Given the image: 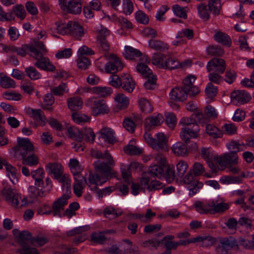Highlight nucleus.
Segmentation results:
<instances>
[{"label": "nucleus", "instance_id": "nucleus-42", "mask_svg": "<svg viewBox=\"0 0 254 254\" xmlns=\"http://www.w3.org/2000/svg\"><path fill=\"white\" fill-rule=\"evenodd\" d=\"M29 191L30 192V196L32 198H36L38 197H44L48 194V191H46L42 189L37 188L35 186H30Z\"/></svg>", "mask_w": 254, "mask_h": 254}, {"label": "nucleus", "instance_id": "nucleus-61", "mask_svg": "<svg viewBox=\"0 0 254 254\" xmlns=\"http://www.w3.org/2000/svg\"><path fill=\"white\" fill-rule=\"evenodd\" d=\"M21 249L18 251L19 254H40L37 250L31 248L27 243H21Z\"/></svg>", "mask_w": 254, "mask_h": 254}, {"label": "nucleus", "instance_id": "nucleus-9", "mask_svg": "<svg viewBox=\"0 0 254 254\" xmlns=\"http://www.w3.org/2000/svg\"><path fill=\"white\" fill-rule=\"evenodd\" d=\"M18 145L13 147L15 152H19L22 156L31 154L34 150V146L28 138H17Z\"/></svg>", "mask_w": 254, "mask_h": 254}, {"label": "nucleus", "instance_id": "nucleus-10", "mask_svg": "<svg viewBox=\"0 0 254 254\" xmlns=\"http://www.w3.org/2000/svg\"><path fill=\"white\" fill-rule=\"evenodd\" d=\"M109 35V31L102 25L100 28L97 30V43L98 47L106 53L110 50V44L106 38Z\"/></svg>", "mask_w": 254, "mask_h": 254}, {"label": "nucleus", "instance_id": "nucleus-26", "mask_svg": "<svg viewBox=\"0 0 254 254\" xmlns=\"http://www.w3.org/2000/svg\"><path fill=\"white\" fill-rule=\"evenodd\" d=\"M187 95L188 93L182 87L174 88L170 93V98L174 101H183L186 99Z\"/></svg>", "mask_w": 254, "mask_h": 254}, {"label": "nucleus", "instance_id": "nucleus-47", "mask_svg": "<svg viewBox=\"0 0 254 254\" xmlns=\"http://www.w3.org/2000/svg\"><path fill=\"white\" fill-rule=\"evenodd\" d=\"M136 70L140 73L144 77H148L153 75L152 70L144 64L139 63L136 66Z\"/></svg>", "mask_w": 254, "mask_h": 254}, {"label": "nucleus", "instance_id": "nucleus-62", "mask_svg": "<svg viewBox=\"0 0 254 254\" xmlns=\"http://www.w3.org/2000/svg\"><path fill=\"white\" fill-rule=\"evenodd\" d=\"M57 30L58 33L61 35H67L69 33V25L70 21L66 23H64L61 22H56Z\"/></svg>", "mask_w": 254, "mask_h": 254}, {"label": "nucleus", "instance_id": "nucleus-7", "mask_svg": "<svg viewBox=\"0 0 254 254\" xmlns=\"http://www.w3.org/2000/svg\"><path fill=\"white\" fill-rule=\"evenodd\" d=\"M238 247L236 240L232 237L221 238L216 248V254H228L229 251Z\"/></svg>", "mask_w": 254, "mask_h": 254}, {"label": "nucleus", "instance_id": "nucleus-1", "mask_svg": "<svg viewBox=\"0 0 254 254\" xmlns=\"http://www.w3.org/2000/svg\"><path fill=\"white\" fill-rule=\"evenodd\" d=\"M95 172L90 173L88 181V187L92 191H94L99 198L103 197L104 193L103 190L98 189L97 186H101L106 183L111 176V169L103 161L98 160L93 164Z\"/></svg>", "mask_w": 254, "mask_h": 254}, {"label": "nucleus", "instance_id": "nucleus-36", "mask_svg": "<svg viewBox=\"0 0 254 254\" xmlns=\"http://www.w3.org/2000/svg\"><path fill=\"white\" fill-rule=\"evenodd\" d=\"M121 86L125 91L131 93L134 89L135 83L129 75L126 77L123 76Z\"/></svg>", "mask_w": 254, "mask_h": 254}, {"label": "nucleus", "instance_id": "nucleus-37", "mask_svg": "<svg viewBox=\"0 0 254 254\" xmlns=\"http://www.w3.org/2000/svg\"><path fill=\"white\" fill-rule=\"evenodd\" d=\"M173 152L178 156H185L188 154V149L186 144L178 142L173 145Z\"/></svg>", "mask_w": 254, "mask_h": 254}, {"label": "nucleus", "instance_id": "nucleus-4", "mask_svg": "<svg viewBox=\"0 0 254 254\" xmlns=\"http://www.w3.org/2000/svg\"><path fill=\"white\" fill-rule=\"evenodd\" d=\"M214 159L219 165L221 171L225 170L229 165H237L239 162L238 155L235 152H226L220 156H215Z\"/></svg>", "mask_w": 254, "mask_h": 254}, {"label": "nucleus", "instance_id": "nucleus-3", "mask_svg": "<svg viewBox=\"0 0 254 254\" xmlns=\"http://www.w3.org/2000/svg\"><path fill=\"white\" fill-rule=\"evenodd\" d=\"M1 194L7 201L14 207H21L25 205L27 201V198H23L18 194L16 190L9 187H4L1 190Z\"/></svg>", "mask_w": 254, "mask_h": 254}, {"label": "nucleus", "instance_id": "nucleus-41", "mask_svg": "<svg viewBox=\"0 0 254 254\" xmlns=\"http://www.w3.org/2000/svg\"><path fill=\"white\" fill-rule=\"evenodd\" d=\"M5 169L11 182L15 184L18 182V179L16 177V168L13 167L11 164H9L7 161H6L5 165H4Z\"/></svg>", "mask_w": 254, "mask_h": 254}, {"label": "nucleus", "instance_id": "nucleus-60", "mask_svg": "<svg viewBox=\"0 0 254 254\" xmlns=\"http://www.w3.org/2000/svg\"><path fill=\"white\" fill-rule=\"evenodd\" d=\"M208 8L215 15H218L220 12L221 4L220 0H209Z\"/></svg>", "mask_w": 254, "mask_h": 254}, {"label": "nucleus", "instance_id": "nucleus-28", "mask_svg": "<svg viewBox=\"0 0 254 254\" xmlns=\"http://www.w3.org/2000/svg\"><path fill=\"white\" fill-rule=\"evenodd\" d=\"M46 170L48 174H53L55 178L58 177L64 171V168L60 163H49L46 166Z\"/></svg>", "mask_w": 254, "mask_h": 254}, {"label": "nucleus", "instance_id": "nucleus-55", "mask_svg": "<svg viewBox=\"0 0 254 254\" xmlns=\"http://www.w3.org/2000/svg\"><path fill=\"white\" fill-rule=\"evenodd\" d=\"M175 178L174 167L169 165L166 166L164 175L162 178H164L168 183H170L174 180Z\"/></svg>", "mask_w": 254, "mask_h": 254}, {"label": "nucleus", "instance_id": "nucleus-57", "mask_svg": "<svg viewBox=\"0 0 254 254\" xmlns=\"http://www.w3.org/2000/svg\"><path fill=\"white\" fill-rule=\"evenodd\" d=\"M48 242V238L42 235H38L35 237H33L31 240V244L37 247L42 246Z\"/></svg>", "mask_w": 254, "mask_h": 254}, {"label": "nucleus", "instance_id": "nucleus-30", "mask_svg": "<svg viewBox=\"0 0 254 254\" xmlns=\"http://www.w3.org/2000/svg\"><path fill=\"white\" fill-rule=\"evenodd\" d=\"M148 47L155 51L164 52L168 50V45L160 40L151 39L148 41Z\"/></svg>", "mask_w": 254, "mask_h": 254}, {"label": "nucleus", "instance_id": "nucleus-63", "mask_svg": "<svg viewBox=\"0 0 254 254\" xmlns=\"http://www.w3.org/2000/svg\"><path fill=\"white\" fill-rule=\"evenodd\" d=\"M203 187V184L198 181H194L193 183L190 184L188 187L189 190V195L192 196L196 194Z\"/></svg>", "mask_w": 254, "mask_h": 254}, {"label": "nucleus", "instance_id": "nucleus-12", "mask_svg": "<svg viewBox=\"0 0 254 254\" xmlns=\"http://www.w3.org/2000/svg\"><path fill=\"white\" fill-rule=\"evenodd\" d=\"M70 197V195H68L67 194H63L61 197L53 202L51 209L54 216L62 218V211L64 210V207L67 204V200Z\"/></svg>", "mask_w": 254, "mask_h": 254}, {"label": "nucleus", "instance_id": "nucleus-53", "mask_svg": "<svg viewBox=\"0 0 254 254\" xmlns=\"http://www.w3.org/2000/svg\"><path fill=\"white\" fill-rule=\"evenodd\" d=\"M67 132L70 137L74 139L77 142H81L83 139V134L77 128L73 127H69Z\"/></svg>", "mask_w": 254, "mask_h": 254}, {"label": "nucleus", "instance_id": "nucleus-14", "mask_svg": "<svg viewBox=\"0 0 254 254\" xmlns=\"http://www.w3.org/2000/svg\"><path fill=\"white\" fill-rule=\"evenodd\" d=\"M226 68L225 61L222 59L213 58L211 59L206 65L208 72L214 71L218 73H223Z\"/></svg>", "mask_w": 254, "mask_h": 254}, {"label": "nucleus", "instance_id": "nucleus-46", "mask_svg": "<svg viewBox=\"0 0 254 254\" xmlns=\"http://www.w3.org/2000/svg\"><path fill=\"white\" fill-rule=\"evenodd\" d=\"M165 55L161 53H156L154 54L152 57V63L153 64L157 66L159 68H163L165 61L163 62Z\"/></svg>", "mask_w": 254, "mask_h": 254}, {"label": "nucleus", "instance_id": "nucleus-44", "mask_svg": "<svg viewBox=\"0 0 254 254\" xmlns=\"http://www.w3.org/2000/svg\"><path fill=\"white\" fill-rule=\"evenodd\" d=\"M227 148L230 150V152H235L236 154L241 150H243V147H244V144H241L239 141L232 140L226 143Z\"/></svg>", "mask_w": 254, "mask_h": 254}, {"label": "nucleus", "instance_id": "nucleus-21", "mask_svg": "<svg viewBox=\"0 0 254 254\" xmlns=\"http://www.w3.org/2000/svg\"><path fill=\"white\" fill-rule=\"evenodd\" d=\"M91 156L97 159H101L106 161V164L110 168V165H114V161L113 157L111 156L109 151L106 150L104 152H102L98 150L93 149L91 151ZM104 163V162H103ZM111 169V168H110Z\"/></svg>", "mask_w": 254, "mask_h": 254}, {"label": "nucleus", "instance_id": "nucleus-33", "mask_svg": "<svg viewBox=\"0 0 254 254\" xmlns=\"http://www.w3.org/2000/svg\"><path fill=\"white\" fill-rule=\"evenodd\" d=\"M214 39L218 43L230 47L231 45V39L226 33L218 31L213 36Z\"/></svg>", "mask_w": 254, "mask_h": 254}, {"label": "nucleus", "instance_id": "nucleus-48", "mask_svg": "<svg viewBox=\"0 0 254 254\" xmlns=\"http://www.w3.org/2000/svg\"><path fill=\"white\" fill-rule=\"evenodd\" d=\"M201 156L207 162L210 168L216 171V168L212 162V155L210 153L208 149L202 148L201 150Z\"/></svg>", "mask_w": 254, "mask_h": 254}, {"label": "nucleus", "instance_id": "nucleus-56", "mask_svg": "<svg viewBox=\"0 0 254 254\" xmlns=\"http://www.w3.org/2000/svg\"><path fill=\"white\" fill-rule=\"evenodd\" d=\"M194 37L193 31L189 28H184L179 31L176 35L177 39L186 38L188 40H191Z\"/></svg>", "mask_w": 254, "mask_h": 254}, {"label": "nucleus", "instance_id": "nucleus-27", "mask_svg": "<svg viewBox=\"0 0 254 254\" xmlns=\"http://www.w3.org/2000/svg\"><path fill=\"white\" fill-rule=\"evenodd\" d=\"M28 113L31 117L35 120L39 125L45 126L47 119L44 112L41 109H30L28 110Z\"/></svg>", "mask_w": 254, "mask_h": 254}, {"label": "nucleus", "instance_id": "nucleus-20", "mask_svg": "<svg viewBox=\"0 0 254 254\" xmlns=\"http://www.w3.org/2000/svg\"><path fill=\"white\" fill-rule=\"evenodd\" d=\"M75 182L73 185V191L75 195L80 197L83 193V190L85 186V184L88 186L89 183H87L85 177L80 175L74 177Z\"/></svg>", "mask_w": 254, "mask_h": 254}, {"label": "nucleus", "instance_id": "nucleus-11", "mask_svg": "<svg viewBox=\"0 0 254 254\" xmlns=\"http://www.w3.org/2000/svg\"><path fill=\"white\" fill-rule=\"evenodd\" d=\"M199 128L198 125L192 127L185 126L180 132V137L186 143H190V140L198 137Z\"/></svg>", "mask_w": 254, "mask_h": 254}, {"label": "nucleus", "instance_id": "nucleus-54", "mask_svg": "<svg viewBox=\"0 0 254 254\" xmlns=\"http://www.w3.org/2000/svg\"><path fill=\"white\" fill-rule=\"evenodd\" d=\"M25 71L26 75L31 80H35L41 78L40 73L34 66L26 67Z\"/></svg>", "mask_w": 254, "mask_h": 254}, {"label": "nucleus", "instance_id": "nucleus-31", "mask_svg": "<svg viewBox=\"0 0 254 254\" xmlns=\"http://www.w3.org/2000/svg\"><path fill=\"white\" fill-rule=\"evenodd\" d=\"M33 179L35 180V185L38 187H43L44 184L43 178L44 171L42 168H39L31 172Z\"/></svg>", "mask_w": 254, "mask_h": 254}, {"label": "nucleus", "instance_id": "nucleus-34", "mask_svg": "<svg viewBox=\"0 0 254 254\" xmlns=\"http://www.w3.org/2000/svg\"><path fill=\"white\" fill-rule=\"evenodd\" d=\"M82 100L80 97H71L68 99V107L71 111L80 110L82 108Z\"/></svg>", "mask_w": 254, "mask_h": 254}, {"label": "nucleus", "instance_id": "nucleus-24", "mask_svg": "<svg viewBox=\"0 0 254 254\" xmlns=\"http://www.w3.org/2000/svg\"><path fill=\"white\" fill-rule=\"evenodd\" d=\"M55 179L62 184L64 192L63 194H67L68 195H70L71 180L69 178V176L67 174L62 173Z\"/></svg>", "mask_w": 254, "mask_h": 254}, {"label": "nucleus", "instance_id": "nucleus-64", "mask_svg": "<svg viewBox=\"0 0 254 254\" xmlns=\"http://www.w3.org/2000/svg\"><path fill=\"white\" fill-rule=\"evenodd\" d=\"M90 64L91 63L89 59L84 56H79L77 59V64L80 69L85 70Z\"/></svg>", "mask_w": 254, "mask_h": 254}, {"label": "nucleus", "instance_id": "nucleus-16", "mask_svg": "<svg viewBox=\"0 0 254 254\" xmlns=\"http://www.w3.org/2000/svg\"><path fill=\"white\" fill-rule=\"evenodd\" d=\"M195 79L194 76L189 75L183 80V85L182 87L190 96H195L200 92L199 88L193 85Z\"/></svg>", "mask_w": 254, "mask_h": 254}, {"label": "nucleus", "instance_id": "nucleus-17", "mask_svg": "<svg viewBox=\"0 0 254 254\" xmlns=\"http://www.w3.org/2000/svg\"><path fill=\"white\" fill-rule=\"evenodd\" d=\"M232 102L236 104H244L251 99V95L245 90H235L231 94Z\"/></svg>", "mask_w": 254, "mask_h": 254}, {"label": "nucleus", "instance_id": "nucleus-15", "mask_svg": "<svg viewBox=\"0 0 254 254\" xmlns=\"http://www.w3.org/2000/svg\"><path fill=\"white\" fill-rule=\"evenodd\" d=\"M124 67L120 59L115 55L111 54L110 60L106 64L105 69L108 73H115L121 70Z\"/></svg>", "mask_w": 254, "mask_h": 254}, {"label": "nucleus", "instance_id": "nucleus-39", "mask_svg": "<svg viewBox=\"0 0 254 254\" xmlns=\"http://www.w3.org/2000/svg\"><path fill=\"white\" fill-rule=\"evenodd\" d=\"M182 66V64L175 58L169 57L165 61V64H164V66H163V68L171 70L178 68Z\"/></svg>", "mask_w": 254, "mask_h": 254}, {"label": "nucleus", "instance_id": "nucleus-51", "mask_svg": "<svg viewBox=\"0 0 254 254\" xmlns=\"http://www.w3.org/2000/svg\"><path fill=\"white\" fill-rule=\"evenodd\" d=\"M23 164L30 166H36L39 163L38 157L35 154H30L22 156Z\"/></svg>", "mask_w": 254, "mask_h": 254}, {"label": "nucleus", "instance_id": "nucleus-2", "mask_svg": "<svg viewBox=\"0 0 254 254\" xmlns=\"http://www.w3.org/2000/svg\"><path fill=\"white\" fill-rule=\"evenodd\" d=\"M36 46L38 48L35 53H32V58L36 60L34 65L46 71H55L56 66L50 62L48 58L43 56V55L47 52L45 45L41 42V43H37Z\"/></svg>", "mask_w": 254, "mask_h": 254}, {"label": "nucleus", "instance_id": "nucleus-18", "mask_svg": "<svg viewBox=\"0 0 254 254\" xmlns=\"http://www.w3.org/2000/svg\"><path fill=\"white\" fill-rule=\"evenodd\" d=\"M69 33L74 38L80 40L85 34V31L81 25L76 21H70Z\"/></svg>", "mask_w": 254, "mask_h": 254}, {"label": "nucleus", "instance_id": "nucleus-19", "mask_svg": "<svg viewBox=\"0 0 254 254\" xmlns=\"http://www.w3.org/2000/svg\"><path fill=\"white\" fill-rule=\"evenodd\" d=\"M99 139L105 143L113 144L116 141L113 130L109 127H104L99 133Z\"/></svg>", "mask_w": 254, "mask_h": 254}, {"label": "nucleus", "instance_id": "nucleus-22", "mask_svg": "<svg viewBox=\"0 0 254 254\" xmlns=\"http://www.w3.org/2000/svg\"><path fill=\"white\" fill-rule=\"evenodd\" d=\"M156 213L152 212L150 209L147 210L145 214L139 213H129L128 215V217L130 219L139 220L144 223L150 222L152 219L156 216Z\"/></svg>", "mask_w": 254, "mask_h": 254}, {"label": "nucleus", "instance_id": "nucleus-13", "mask_svg": "<svg viewBox=\"0 0 254 254\" xmlns=\"http://www.w3.org/2000/svg\"><path fill=\"white\" fill-rule=\"evenodd\" d=\"M37 43H41V42L37 40L29 44H23L20 47L15 46V48H13L14 53L22 57L26 56V55L32 57V53H35L38 48L36 46Z\"/></svg>", "mask_w": 254, "mask_h": 254}, {"label": "nucleus", "instance_id": "nucleus-25", "mask_svg": "<svg viewBox=\"0 0 254 254\" xmlns=\"http://www.w3.org/2000/svg\"><path fill=\"white\" fill-rule=\"evenodd\" d=\"M210 205L212 208V214L217 213H223L228 210L230 205L228 203L219 200H212L210 201Z\"/></svg>", "mask_w": 254, "mask_h": 254}, {"label": "nucleus", "instance_id": "nucleus-32", "mask_svg": "<svg viewBox=\"0 0 254 254\" xmlns=\"http://www.w3.org/2000/svg\"><path fill=\"white\" fill-rule=\"evenodd\" d=\"M165 168L163 166L154 164L149 167L148 174L151 177H156L162 179L164 175Z\"/></svg>", "mask_w": 254, "mask_h": 254}, {"label": "nucleus", "instance_id": "nucleus-23", "mask_svg": "<svg viewBox=\"0 0 254 254\" xmlns=\"http://www.w3.org/2000/svg\"><path fill=\"white\" fill-rule=\"evenodd\" d=\"M163 121V117L160 114L146 118L144 123L146 131H150L156 126H160Z\"/></svg>", "mask_w": 254, "mask_h": 254}, {"label": "nucleus", "instance_id": "nucleus-59", "mask_svg": "<svg viewBox=\"0 0 254 254\" xmlns=\"http://www.w3.org/2000/svg\"><path fill=\"white\" fill-rule=\"evenodd\" d=\"M139 104L142 112L145 113H150L153 111V106L148 100L141 99L139 100Z\"/></svg>", "mask_w": 254, "mask_h": 254}, {"label": "nucleus", "instance_id": "nucleus-45", "mask_svg": "<svg viewBox=\"0 0 254 254\" xmlns=\"http://www.w3.org/2000/svg\"><path fill=\"white\" fill-rule=\"evenodd\" d=\"M207 7V5L203 3H200L197 5L199 16L205 21H207L210 18V11H211Z\"/></svg>", "mask_w": 254, "mask_h": 254}, {"label": "nucleus", "instance_id": "nucleus-8", "mask_svg": "<svg viewBox=\"0 0 254 254\" xmlns=\"http://www.w3.org/2000/svg\"><path fill=\"white\" fill-rule=\"evenodd\" d=\"M59 4L63 10L69 13L77 14L82 11L81 3L74 0H59Z\"/></svg>", "mask_w": 254, "mask_h": 254}, {"label": "nucleus", "instance_id": "nucleus-52", "mask_svg": "<svg viewBox=\"0 0 254 254\" xmlns=\"http://www.w3.org/2000/svg\"><path fill=\"white\" fill-rule=\"evenodd\" d=\"M68 165L71 173L75 177L80 175L79 173L81 171V169L77 159H71L69 160Z\"/></svg>", "mask_w": 254, "mask_h": 254}, {"label": "nucleus", "instance_id": "nucleus-6", "mask_svg": "<svg viewBox=\"0 0 254 254\" xmlns=\"http://www.w3.org/2000/svg\"><path fill=\"white\" fill-rule=\"evenodd\" d=\"M86 105L90 108L92 114L95 117L99 115L107 114L109 112V109L105 102L102 99L89 98L87 100Z\"/></svg>", "mask_w": 254, "mask_h": 254}, {"label": "nucleus", "instance_id": "nucleus-50", "mask_svg": "<svg viewBox=\"0 0 254 254\" xmlns=\"http://www.w3.org/2000/svg\"><path fill=\"white\" fill-rule=\"evenodd\" d=\"M206 131L207 134L213 138H219L222 136L221 131L213 125H207L206 126Z\"/></svg>", "mask_w": 254, "mask_h": 254}, {"label": "nucleus", "instance_id": "nucleus-58", "mask_svg": "<svg viewBox=\"0 0 254 254\" xmlns=\"http://www.w3.org/2000/svg\"><path fill=\"white\" fill-rule=\"evenodd\" d=\"M177 176L181 178L188 169V165L185 161L181 160L176 165Z\"/></svg>", "mask_w": 254, "mask_h": 254}, {"label": "nucleus", "instance_id": "nucleus-49", "mask_svg": "<svg viewBox=\"0 0 254 254\" xmlns=\"http://www.w3.org/2000/svg\"><path fill=\"white\" fill-rule=\"evenodd\" d=\"M93 92L101 97L110 96L112 93V89L109 87L97 86L93 88Z\"/></svg>", "mask_w": 254, "mask_h": 254}, {"label": "nucleus", "instance_id": "nucleus-40", "mask_svg": "<svg viewBox=\"0 0 254 254\" xmlns=\"http://www.w3.org/2000/svg\"><path fill=\"white\" fill-rule=\"evenodd\" d=\"M115 100L117 102V107L120 110L127 108L129 104L128 99L122 93L118 94Z\"/></svg>", "mask_w": 254, "mask_h": 254}, {"label": "nucleus", "instance_id": "nucleus-5", "mask_svg": "<svg viewBox=\"0 0 254 254\" xmlns=\"http://www.w3.org/2000/svg\"><path fill=\"white\" fill-rule=\"evenodd\" d=\"M156 138H153L150 133L146 132L144 134L145 141L152 148L156 150L165 148L168 142V139L165 135L160 132L156 134Z\"/></svg>", "mask_w": 254, "mask_h": 254}, {"label": "nucleus", "instance_id": "nucleus-29", "mask_svg": "<svg viewBox=\"0 0 254 254\" xmlns=\"http://www.w3.org/2000/svg\"><path fill=\"white\" fill-rule=\"evenodd\" d=\"M196 211L200 214H211L212 208L210 205V201L208 202H204L199 200L195 201L193 204Z\"/></svg>", "mask_w": 254, "mask_h": 254}, {"label": "nucleus", "instance_id": "nucleus-38", "mask_svg": "<svg viewBox=\"0 0 254 254\" xmlns=\"http://www.w3.org/2000/svg\"><path fill=\"white\" fill-rule=\"evenodd\" d=\"M124 55L127 59L134 60L135 58L140 57L142 55V53L137 49L130 46H126Z\"/></svg>", "mask_w": 254, "mask_h": 254}, {"label": "nucleus", "instance_id": "nucleus-43", "mask_svg": "<svg viewBox=\"0 0 254 254\" xmlns=\"http://www.w3.org/2000/svg\"><path fill=\"white\" fill-rule=\"evenodd\" d=\"M161 244V241L155 238L143 242L141 244V247L150 250L157 249Z\"/></svg>", "mask_w": 254, "mask_h": 254}, {"label": "nucleus", "instance_id": "nucleus-35", "mask_svg": "<svg viewBox=\"0 0 254 254\" xmlns=\"http://www.w3.org/2000/svg\"><path fill=\"white\" fill-rule=\"evenodd\" d=\"M110 230H107L104 232H93L91 235V241L97 244L103 245L107 241V238L105 236V233H109Z\"/></svg>", "mask_w": 254, "mask_h": 254}]
</instances>
